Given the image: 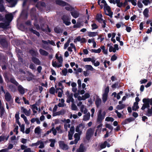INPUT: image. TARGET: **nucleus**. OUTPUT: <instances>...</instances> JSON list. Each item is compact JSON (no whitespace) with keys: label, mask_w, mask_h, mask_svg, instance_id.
Listing matches in <instances>:
<instances>
[{"label":"nucleus","mask_w":152,"mask_h":152,"mask_svg":"<svg viewBox=\"0 0 152 152\" xmlns=\"http://www.w3.org/2000/svg\"><path fill=\"white\" fill-rule=\"evenodd\" d=\"M142 102L144 104L141 108L142 110H144L146 108L149 107V104L152 105V99L144 98L142 100Z\"/></svg>","instance_id":"f257e3e1"},{"label":"nucleus","mask_w":152,"mask_h":152,"mask_svg":"<svg viewBox=\"0 0 152 152\" xmlns=\"http://www.w3.org/2000/svg\"><path fill=\"white\" fill-rule=\"evenodd\" d=\"M106 112L101 110H99L98 113L97 121L101 122L104 118L106 115Z\"/></svg>","instance_id":"f03ea898"},{"label":"nucleus","mask_w":152,"mask_h":152,"mask_svg":"<svg viewBox=\"0 0 152 152\" xmlns=\"http://www.w3.org/2000/svg\"><path fill=\"white\" fill-rule=\"evenodd\" d=\"M109 91V87H107L105 89L102 94V100L103 103H105L107 101V97Z\"/></svg>","instance_id":"7ed1b4c3"},{"label":"nucleus","mask_w":152,"mask_h":152,"mask_svg":"<svg viewBox=\"0 0 152 152\" xmlns=\"http://www.w3.org/2000/svg\"><path fill=\"white\" fill-rule=\"evenodd\" d=\"M70 17V15H64L62 18L64 23L66 25H69L71 23Z\"/></svg>","instance_id":"20e7f679"},{"label":"nucleus","mask_w":152,"mask_h":152,"mask_svg":"<svg viewBox=\"0 0 152 152\" xmlns=\"http://www.w3.org/2000/svg\"><path fill=\"white\" fill-rule=\"evenodd\" d=\"M104 10L105 14L110 18L112 17L113 12L111 11L110 7L107 4L104 7Z\"/></svg>","instance_id":"39448f33"},{"label":"nucleus","mask_w":152,"mask_h":152,"mask_svg":"<svg viewBox=\"0 0 152 152\" xmlns=\"http://www.w3.org/2000/svg\"><path fill=\"white\" fill-rule=\"evenodd\" d=\"M66 94L67 96L66 102L68 103H69L70 102L73 103L74 102V99L72 98L73 94H70L69 91H67L66 92Z\"/></svg>","instance_id":"423d86ee"},{"label":"nucleus","mask_w":152,"mask_h":152,"mask_svg":"<svg viewBox=\"0 0 152 152\" xmlns=\"http://www.w3.org/2000/svg\"><path fill=\"white\" fill-rule=\"evenodd\" d=\"M94 129L92 128H90L87 131L86 138L87 139L89 140L92 135L93 134Z\"/></svg>","instance_id":"0eeeda50"},{"label":"nucleus","mask_w":152,"mask_h":152,"mask_svg":"<svg viewBox=\"0 0 152 152\" xmlns=\"http://www.w3.org/2000/svg\"><path fill=\"white\" fill-rule=\"evenodd\" d=\"M77 42H80L81 43H84L86 42V40L85 38L78 36L74 40L75 43H76Z\"/></svg>","instance_id":"6e6552de"},{"label":"nucleus","mask_w":152,"mask_h":152,"mask_svg":"<svg viewBox=\"0 0 152 152\" xmlns=\"http://www.w3.org/2000/svg\"><path fill=\"white\" fill-rule=\"evenodd\" d=\"M85 127L84 125L83 124H80L78 125L76 129V131L79 134H81L82 131Z\"/></svg>","instance_id":"1a4fd4ad"},{"label":"nucleus","mask_w":152,"mask_h":152,"mask_svg":"<svg viewBox=\"0 0 152 152\" xmlns=\"http://www.w3.org/2000/svg\"><path fill=\"white\" fill-rule=\"evenodd\" d=\"M74 132V127L72 126L70 128L69 131V132L68 138L69 140L72 139V137Z\"/></svg>","instance_id":"9d476101"},{"label":"nucleus","mask_w":152,"mask_h":152,"mask_svg":"<svg viewBox=\"0 0 152 152\" xmlns=\"http://www.w3.org/2000/svg\"><path fill=\"white\" fill-rule=\"evenodd\" d=\"M21 109L26 115L27 116L30 115L31 114V110L30 109H29V110H28L24 107H21Z\"/></svg>","instance_id":"9b49d317"},{"label":"nucleus","mask_w":152,"mask_h":152,"mask_svg":"<svg viewBox=\"0 0 152 152\" xmlns=\"http://www.w3.org/2000/svg\"><path fill=\"white\" fill-rule=\"evenodd\" d=\"M55 57L58 62L62 64L63 59L61 55L58 54V53H56L55 56Z\"/></svg>","instance_id":"f8f14e48"},{"label":"nucleus","mask_w":152,"mask_h":152,"mask_svg":"<svg viewBox=\"0 0 152 152\" xmlns=\"http://www.w3.org/2000/svg\"><path fill=\"white\" fill-rule=\"evenodd\" d=\"M52 64L53 66L55 67L59 68L61 67L62 66V64L59 62L54 61H53L52 63Z\"/></svg>","instance_id":"ddd939ff"},{"label":"nucleus","mask_w":152,"mask_h":152,"mask_svg":"<svg viewBox=\"0 0 152 152\" xmlns=\"http://www.w3.org/2000/svg\"><path fill=\"white\" fill-rule=\"evenodd\" d=\"M59 145L60 148L63 150H66L68 148V146L63 141H60L59 142Z\"/></svg>","instance_id":"4468645a"},{"label":"nucleus","mask_w":152,"mask_h":152,"mask_svg":"<svg viewBox=\"0 0 152 152\" xmlns=\"http://www.w3.org/2000/svg\"><path fill=\"white\" fill-rule=\"evenodd\" d=\"M90 96V94L88 93H86L84 95H82L81 97L79 98V100H85L86 99L88 98Z\"/></svg>","instance_id":"2eb2a0df"},{"label":"nucleus","mask_w":152,"mask_h":152,"mask_svg":"<svg viewBox=\"0 0 152 152\" xmlns=\"http://www.w3.org/2000/svg\"><path fill=\"white\" fill-rule=\"evenodd\" d=\"M98 3L102 8L103 7L107 5L104 0H98Z\"/></svg>","instance_id":"dca6fc26"},{"label":"nucleus","mask_w":152,"mask_h":152,"mask_svg":"<svg viewBox=\"0 0 152 152\" xmlns=\"http://www.w3.org/2000/svg\"><path fill=\"white\" fill-rule=\"evenodd\" d=\"M46 142L43 141L41 140H38V148L39 149H43L45 148V143Z\"/></svg>","instance_id":"f3484780"},{"label":"nucleus","mask_w":152,"mask_h":152,"mask_svg":"<svg viewBox=\"0 0 152 152\" xmlns=\"http://www.w3.org/2000/svg\"><path fill=\"white\" fill-rule=\"evenodd\" d=\"M80 111L84 114H86L88 112V110L86 106L83 105H82L80 107Z\"/></svg>","instance_id":"a211bd4d"},{"label":"nucleus","mask_w":152,"mask_h":152,"mask_svg":"<svg viewBox=\"0 0 152 152\" xmlns=\"http://www.w3.org/2000/svg\"><path fill=\"white\" fill-rule=\"evenodd\" d=\"M56 4L62 6L67 5V4L66 2L61 0H56Z\"/></svg>","instance_id":"6ab92c4d"},{"label":"nucleus","mask_w":152,"mask_h":152,"mask_svg":"<svg viewBox=\"0 0 152 152\" xmlns=\"http://www.w3.org/2000/svg\"><path fill=\"white\" fill-rule=\"evenodd\" d=\"M5 17L6 19L10 22L12 20L13 16L12 13H10L6 15H5Z\"/></svg>","instance_id":"aec40b11"},{"label":"nucleus","mask_w":152,"mask_h":152,"mask_svg":"<svg viewBox=\"0 0 152 152\" xmlns=\"http://www.w3.org/2000/svg\"><path fill=\"white\" fill-rule=\"evenodd\" d=\"M81 134L78 133H75L74 135V137L75 138V143H77L78 141L80 140V135Z\"/></svg>","instance_id":"412c9836"},{"label":"nucleus","mask_w":152,"mask_h":152,"mask_svg":"<svg viewBox=\"0 0 152 152\" xmlns=\"http://www.w3.org/2000/svg\"><path fill=\"white\" fill-rule=\"evenodd\" d=\"M18 88L19 92L21 94H24L25 89H24L21 86L19 85L18 86Z\"/></svg>","instance_id":"4be33fe9"},{"label":"nucleus","mask_w":152,"mask_h":152,"mask_svg":"<svg viewBox=\"0 0 152 152\" xmlns=\"http://www.w3.org/2000/svg\"><path fill=\"white\" fill-rule=\"evenodd\" d=\"M9 22L0 23V28H7L9 26Z\"/></svg>","instance_id":"5701e85b"},{"label":"nucleus","mask_w":152,"mask_h":152,"mask_svg":"<svg viewBox=\"0 0 152 152\" xmlns=\"http://www.w3.org/2000/svg\"><path fill=\"white\" fill-rule=\"evenodd\" d=\"M32 61L35 64L38 65L41 64V62L40 60L37 58L35 57H33L32 58Z\"/></svg>","instance_id":"b1692460"},{"label":"nucleus","mask_w":152,"mask_h":152,"mask_svg":"<svg viewBox=\"0 0 152 152\" xmlns=\"http://www.w3.org/2000/svg\"><path fill=\"white\" fill-rule=\"evenodd\" d=\"M39 52L40 54L42 56H46L48 54V53L47 52L41 49H39Z\"/></svg>","instance_id":"393cba45"},{"label":"nucleus","mask_w":152,"mask_h":152,"mask_svg":"<svg viewBox=\"0 0 152 152\" xmlns=\"http://www.w3.org/2000/svg\"><path fill=\"white\" fill-rule=\"evenodd\" d=\"M85 68L87 71L90 70L91 71H95L94 69L91 65H87L85 66Z\"/></svg>","instance_id":"a878e982"},{"label":"nucleus","mask_w":152,"mask_h":152,"mask_svg":"<svg viewBox=\"0 0 152 152\" xmlns=\"http://www.w3.org/2000/svg\"><path fill=\"white\" fill-rule=\"evenodd\" d=\"M74 49L75 51H76V48L75 45L73 43L70 44V46L68 48V50L70 52H72V49Z\"/></svg>","instance_id":"bb28decb"},{"label":"nucleus","mask_w":152,"mask_h":152,"mask_svg":"<svg viewBox=\"0 0 152 152\" xmlns=\"http://www.w3.org/2000/svg\"><path fill=\"white\" fill-rule=\"evenodd\" d=\"M102 124H100L97 127V129L96 130V132L95 133L94 135L96 136L97 135V133L99 134L100 133L101 131L99 129V128L102 127Z\"/></svg>","instance_id":"cd10ccee"},{"label":"nucleus","mask_w":152,"mask_h":152,"mask_svg":"<svg viewBox=\"0 0 152 152\" xmlns=\"http://www.w3.org/2000/svg\"><path fill=\"white\" fill-rule=\"evenodd\" d=\"M5 98L7 101H10L11 99V95L9 93L7 92L5 94Z\"/></svg>","instance_id":"c85d7f7f"},{"label":"nucleus","mask_w":152,"mask_h":152,"mask_svg":"<svg viewBox=\"0 0 152 152\" xmlns=\"http://www.w3.org/2000/svg\"><path fill=\"white\" fill-rule=\"evenodd\" d=\"M97 35L96 32H89L88 33V35L90 37H94Z\"/></svg>","instance_id":"c756f323"},{"label":"nucleus","mask_w":152,"mask_h":152,"mask_svg":"<svg viewBox=\"0 0 152 152\" xmlns=\"http://www.w3.org/2000/svg\"><path fill=\"white\" fill-rule=\"evenodd\" d=\"M90 116V114L88 112L87 113L86 115H84L83 120L84 121H86L88 120Z\"/></svg>","instance_id":"7c9ffc66"},{"label":"nucleus","mask_w":152,"mask_h":152,"mask_svg":"<svg viewBox=\"0 0 152 152\" xmlns=\"http://www.w3.org/2000/svg\"><path fill=\"white\" fill-rule=\"evenodd\" d=\"M6 1L11 4V7L14 6L17 3L15 0H6Z\"/></svg>","instance_id":"2f4dec72"},{"label":"nucleus","mask_w":152,"mask_h":152,"mask_svg":"<svg viewBox=\"0 0 152 152\" xmlns=\"http://www.w3.org/2000/svg\"><path fill=\"white\" fill-rule=\"evenodd\" d=\"M149 12V10L146 8H145L143 12V14L145 17L146 18L148 17L149 15L148 14V13Z\"/></svg>","instance_id":"473e14b6"},{"label":"nucleus","mask_w":152,"mask_h":152,"mask_svg":"<svg viewBox=\"0 0 152 152\" xmlns=\"http://www.w3.org/2000/svg\"><path fill=\"white\" fill-rule=\"evenodd\" d=\"M102 15L101 14H97L96 16V19L98 20L99 22L101 23L104 21L102 19Z\"/></svg>","instance_id":"72a5a7b5"},{"label":"nucleus","mask_w":152,"mask_h":152,"mask_svg":"<svg viewBox=\"0 0 152 152\" xmlns=\"http://www.w3.org/2000/svg\"><path fill=\"white\" fill-rule=\"evenodd\" d=\"M85 151V149L83 145L81 144L79 148L77 150V152H84Z\"/></svg>","instance_id":"f704fd0d"},{"label":"nucleus","mask_w":152,"mask_h":152,"mask_svg":"<svg viewBox=\"0 0 152 152\" xmlns=\"http://www.w3.org/2000/svg\"><path fill=\"white\" fill-rule=\"evenodd\" d=\"M71 14L72 16L75 18H77L79 15L78 12L77 11H75L71 12Z\"/></svg>","instance_id":"c9c22d12"},{"label":"nucleus","mask_w":152,"mask_h":152,"mask_svg":"<svg viewBox=\"0 0 152 152\" xmlns=\"http://www.w3.org/2000/svg\"><path fill=\"white\" fill-rule=\"evenodd\" d=\"M0 112H1V116L5 112V110L3 106H1V101L0 100Z\"/></svg>","instance_id":"e433bc0d"},{"label":"nucleus","mask_w":152,"mask_h":152,"mask_svg":"<svg viewBox=\"0 0 152 152\" xmlns=\"http://www.w3.org/2000/svg\"><path fill=\"white\" fill-rule=\"evenodd\" d=\"M18 125H19L20 129V131L22 132L23 133H25V125L24 124H21L19 122V123H18Z\"/></svg>","instance_id":"4c0bfd02"},{"label":"nucleus","mask_w":152,"mask_h":152,"mask_svg":"<svg viewBox=\"0 0 152 152\" xmlns=\"http://www.w3.org/2000/svg\"><path fill=\"white\" fill-rule=\"evenodd\" d=\"M3 2V0H0V11L1 12L6 11L4 7L2 5Z\"/></svg>","instance_id":"58836bf2"},{"label":"nucleus","mask_w":152,"mask_h":152,"mask_svg":"<svg viewBox=\"0 0 152 152\" xmlns=\"http://www.w3.org/2000/svg\"><path fill=\"white\" fill-rule=\"evenodd\" d=\"M101 99L99 98H97L95 101L97 107H98L101 103Z\"/></svg>","instance_id":"ea45409f"},{"label":"nucleus","mask_w":152,"mask_h":152,"mask_svg":"<svg viewBox=\"0 0 152 152\" xmlns=\"http://www.w3.org/2000/svg\"><path fill=\"white\" fill-rule=\"evenodd\" d=\"M9 136L6 137L4 135H2L0 136V142L2 141H6L8 140Z\"/></svg>","instance_id":"a19ab883"},{"label":"nucleus","mask_w":152,"mask_h":152,"mask_svg":"<svg viewBox=\"0 0 152 152\" xmlns=\"http://www.w3.org/2000/svg\"><path fill=\"white\" fill-rule=\"evenodd\" d=\"M138 104V103L137 102H135L134 103V105L132 107L133 110L136 111L139 108Z\"/></svg>","instance_id":"79ce46f5"},{"label":"nucleus","mask_w":152,"mask_h":152,"mask_svg":"<svg viewBox=\"0 0 152 152\" xmlns=\"http://www.w3.org/2000/svg\"><path fill=\"white\" fill-rule=\"evenodd\" d=\"M41 130H42L40 129V127L38 126L35 128L34 130V132L35 134H39L41 133Z\"/></svg>","instance_id":"37998d69"},{"label":"nucleus","mask_w":152,"mask_h":152,"mask_svg":"<svg viewBox=\"0 0 152 152\" xmlns=\"http://www.w3.org/2000/svg\"><path fill=\"white\" fill-rule=\"evenodd\" d=\"M90 51L91 53H99L101 51V50L100 48H99L98 49H92L90 50Z\"/></svg>","instance_id":"c03bdc74"},{"label":"nucleus","mask_w":152,"mask_h":152,"mask_svg":"<svg viewBox=\"0 0 152 152\" xmlns=\"http://www.w3.org/2000/svg\"><path fill=\"white\" fill-rule=\"evenodd\" d=\"M19 115V112H17L15 115V117L16 119V121L17 123H18L20 122L19 121V119L20 118Z\"/></svg>","instance_id":"a18cd8bd"},{"label":"nucleus","mask_w":152,"mask_h":152,"mask_svg":"<svg viewBox=\"0 0 152 152\" xmlns=\"http://www.w3.org/2000/svg\"><path fill=\"white\" fill-rule=\"evenodd\" d=\"M49 141L51 142V143L50 145V146L51 147H53L54 146V144L56 142V140L54 139H50L49 140Z\"/></svg>","instance_id":"49530a36"},{"label":"nucleus","mask_w":152,"mask_h":152,"mask_svg":"<svg viewBox=\"0 0 152 152\" xmlns=\"http://www.w3.org/2000/svg\"><path fill=\"white\" fill-rule=\"evenodd\" d=\"M38 140L36 142L33 143L29 145V146L30 147H34L35 148H37L38 146Z\"/></svg>","instance_id":"de8ad7c7"},{"label":"nucleus","mask_w":152,"mask_h":152,"mask_svg":"<svg viewBox=\"0 0 152 152\" xmlns=\"http://www.w3.org/2000/svg\"><path fill=\"white\" fill-rule=\"evenodd\" d=\"M142 3L145 5H147L148 4H150L151 2L150 0H143L142 1Z\"/></svg>","instance_id":"09e8293b"},{"label":"nucleus","mask_w":152,"mask_h":152,"mask_svg":"<svg viewBox=\"0 0 152 152\" xmlns=\"http://www.w3.org/2000/svg\"><path fill=\"white\" fill-rule=\"evenodd\" d=\"M1 44L3 46L5 47V45L7 44V43L6 42L5 39H1L0 41Z\"/></svg>","instance_id":"8fccbe9b"},{"label":"nucleus","mask_w":152,"mask_h":152,"mask_svg":"<svg viewBox=\"0 0 152 152\" xmlns=\"http://www.w3.org/2000/svg\"><path fill=\"white\" fill-rule=\"evenodd\" d=\"M42 42L43 43V47L44 49H46V48L45 46V45H48V40L47 41H45L44 40H42Z\"/></svg>","instance_id":"3c124183"},{"label":"nucleus","mask_w":152,"mask_h":152,"mask_svg":"<svg viewBox=\"0 0 152 152\" xmlns=\"http://www.w3.org/2000/svg\"><path fill=\"white\" fill-rule=\"evenodd\" d=\"M72 109L73 110H77V108L76 105L74 104V102L72 103Z\"/></svg>","instance_id":"603ef678"},{"label":"nucleus","mask_w":152,"mask_h":152,"mask_svg":"<svg viewBox=\"0 0 152 152\" xmlns=\"http://www.w3.org/2000/svg\"><path fill=\"white\" fill-rule=\"evenodd\" d=\"M152 115V107H151V109H148V113L147 115L148 116H151Z\"/></svg>","instance_id":"864d4df0"},{"label":"nucleus","mask_w":152,"mask_h":152,"mask_svg":"<svg viewBox=\"0 0 152 152\" xmlns=\"http://www.w3.org/2000/svg\"><path fill=\"white\" fill-rule=\"evenodd\" d=\"M71 125L69 124H64V128L66 131H67L68 130V128H70Z\"/></svg>","instance_id":"5fc2aeb1"},{"label":"nucleus","mask_w":152,"mask_h":152,"mask_svg":"<svg viewBox=\"0 0 152 152\" xmlns=\"http://www.w3.org/2000/svg\"><path fill=\"white\" fill-rule=\"evenodd\" d=\"M107 145V142L105 141L103 143H102L100 145V147L102 148H105Z\"/></svg>","instance_id":"6e6d98bb"},{"label":"nucleus","mask_w":152,"mask_h":152,"mask_svg":"<svg viewBox=\"0 0 152 152\" xmlns=\"http://www.w3.org/2000/svg\"><path fill=\"white\" fill-rule=\"evenodd\" d=\"M70 42V39H69L67 42L65 44L64 46V49H66L69 46V44Z\"/></svg>","instance_id":"4d7b16f0"},{"label":"nucleus","mask_w":152,"mask_h":152,"mask_svg":"<svg viewBox=\"0 0 152 152\" xmlns=\"http://www.w3.org/2000/svg\"><path fill=\"white\" fill-rule=\"evenodd\" d=\"M9 87L12 91L13 92H15V91L16 88L15 87V86H13V85H10L9 86Z\"/></svg>","instance_id":"13d9d810"},{"label":"nucleus","mask_w":152,"mask_h":152,"mask_svg":"<svg viewBox=\"0 0 152 152\" xmlns=\"http://www.w3.org/2000/svg\"><path fill=\"white\" fill-rule=\"evenodd\" d=\"M125 106L124 104H122L119 105H118L116 108L118 110H121Z\"/></svg>","instance_id":"bf43d9fd"},{"label":"nucleus","mask_w":152,"mask_h":152,"mask_svg":"<svg viewBox=\"0 0 152 152\" xmlns=\"http://www.w3.org/2000/svg\"><path fill=\"white\" fill-rule=\"evenodd\" d=\"M114 119L110 117H107L105 118V121H111L113 122L114 121Z\"/></svg>","instance_id":"052dcab7"},{"label":"nucleus","mask_w":152,"mask_h":152,"mask_svg":"<svg viewBox=\"0 0 152 152\" xmlns=\"http://www.w3.org/2000/svg\"><path fill=\"white\" fill-rule=\"evenodd\" d=\"M10 81L13 83L15 84L16 86L18 85V83L13 78H12L10 79Z\"/></svg>","instance_id":"680f3d73"},{"label":"nucleus","mask_w":152,"mask_h":152,"mask_svg":"<svg viewBox=\"0 0 152 152\" xmlns=\"http://www.w3.org/2000/svg\"><path fill=\"white\" fill-rule=\"evenodd\" d=\"M54 30L55 32L58 33H59L62 32V30L61 29L58 28H55L54 29Z\"/></svg>","instance_id":"e2e57ef3"},{"label":"nucleus","mask_w":152,"mask_h":152,"mask_svg":"<svg viewBox=\"0 0 152 152\" xmlns=\"http://www.w3.org/2000/svg\"><path fill=\"white\" fill-rule=\"evenodd\" d=\"M49 92L51 94H54L55 92V89L53 87H51L49 90Z\"/></svg>","instance_id":"0e129e2a"},{"label":"nucleus","mask_w":152,"mask_h":152,"mask_svg":"<svg viewBox=\"0 0 152 152\" xmlns=\"http://www.w3.org/2000/svg\"><path fill=\"white\" fill-rule=\"evenodd\" d=\"M65 9L67 10L72 11L73 10V8L71 6L68 5L65 7Z\"/></svg>","instance_id":"69168bd1"},{"label":"nucleus","mask_w":152,"mask_h":152,"mask_svg":"<svg viewBox=\"0 0 152 152\" xmlns=\"http://www.w3.org/2000/svg\"><path fill=\"white\" fill-rule=\"evenodd\" d=\"M129 2H131L132 4L135 6L137 5V3L136 0H128Z\"/></svg>","instance_id":"338daca9"},{"label":"nucleus","mask_w":152,"mask_h":152,"mask_svg":"<svg viewBox=\"0 0 152 152\" xmlns=\"http://www.w3.org/2000/svg\"><path fill=\"white\" fill-rule=\"evenodd\" d=\"M92 27V28L93 30L96 29L98 28V26L95 23H93L91 25Z\"/></svg>","instance_id":"774afa93"}]
</instances>
